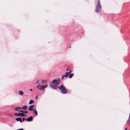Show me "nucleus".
I'll return each mask as SVG.
<instances>
[{
	"instance_id": "1",
	"label": "nucleus",
	"mask_w": 130,
	"mask_h": 130,
	"mask_svg": "<svg viewBox=\"0 0 130 130\" xmlns=\"http://www.w3.org/2000/svg\"><path fill=\"white\" fill-rule=\"evenodd\" d=\"M98 2L96 4L95 9V11L98 13L99 12L101 9L102 7L100 3V0H98Z\"/></svg>"
},
{
	"instance_id": "2",
	"label": "nucleus",
	"mask_w": 130,
	"mask_h": 130,
	"mask_svg": "<svg viewBox=\"0 0 130 130\" xmlns=\"http://www.w3.org/2000/svg\"><path fill=\"white\" fill-rule=\"evenodd\" d=\"M58 88L61 90V93L62 94H65L68 93V90L67 89L62 85L59 87Z\"/></svg>"
},
{
	"instance_id": "3",
	"label": "nucleus",
	"mask_w": 130,
	"mask_h": 130,
	"mask_svg": "<svg viewBox=\"0 0 130 130\" xmlns=\"http://www.w3.org/2000/svg\"><path fill=\"white\" fill-rule=\"evenodd\" d=\"M60 80L59 79H55L52 82V83L54 84L58 85L60 83Z\"/></svg>"
},
{
	"instance_id": "4",
	"label": "nucleus",
	"mask_w": 130,
	"mask_h": 130,
	"mask_svg": "<svg viewBox=\"0 0 130 130\" xmlns=\"http://www.w3.org/2000/svg\"><path fill=\"white\" fill-rule=\"evenodd\" d=\"M54 84H50V87L54 89H57L58 88V87L56 85H54Z\"/></svg>"
},
{
	"instance_id": "5",
	"label": "nucleus",
	"mask_w": 130,
	"mask_h": 130,
	"mask_svg": "<svg viewBox=\"0 0 130 130\" xmlns=\"http://www.w3.org/2000/svg\"><path fill=\"white\" fill-rule=\"evenodd\" d=\"M14 115L17 116H19L21 117L24 116V115L23 113H14Z\"/></svg>"
},
{
	"instance_id": "6",
	"label": "nucleus",
	"mask_w": 130,
	"mask_h": 130,
	"mask_svg": "<svg viewBox=\"0 0 130 130\" xmlns=\"http://www.w3.org/2000/svg\"><path fill=\"white\" fill-rule=\"evenodd\" d=\"M33 117L31 116L29 117L28 118L26 119V120L28 122H30L32 121V118Z\"/></svg>"
},
{
	"instance_id": "7",
	"label": "nucleus",
	"mask_w": 130,
	"mask_h": 130,
	"mask_svg": "<svg viewBox=\"0 0 130 130\" xmlns=\"http://www.w3.org/2000/svg\"><path fill=\"white\" fill-rule=\"evenodd\" d=\"M48 86V85L47 84H46L44 86H43L42 87H41L40 88H39V90H44V88L45 87H47Z\"/></svg>"
},
{
	"instance_id": "8",
	"label": "nucleus",
	"mask_w": 130,
	"mask_h": 130,
	"mask_svg": "<svg viewBox=\"0 0 130 130\" xmlns=\"http://www.w3.org/2000/svg\"><path fill=\"white\" fill-rule=\"evenodd\" d=\"M34 107V105H30L28 108V110L30 111H31L32 110H33V108Z\"/></svg>"
},
{
	"instance_id": "9",
	"label": "nucleus",
	"mask_w": 130,
	"mask_h": 130,
	"mask_svg": "<svg viewBox=\"0 0 130 130\" xmlns=\"http://www.w3.org/2000/svg\"><path fill=\"white\" fill-rule=\"evenodd\" d=\"M16 120L18 121H20L21 123L22 122V121L21 118H16Z\"/></svg>"
},
{
	"instance_id": "10",
	"label": "nucleus",
	"mask_w": 130,
	"mask_h": 130,
	"mask_svg": "<svg viewBox=\"0 0 130 130\" xmlns=\"http://www.w3.org/2000/svg\"><path fill=\"white\" fill-rule=\"evenodd\" d=\"M70 74V73L69 72H68L66 73L65 74V75H64V77H65V78H67L68 76H69V75Z\"/></svg>"
},
{
	"instance_id": "11",
	"label": "nucleus",
	"mask_w": 130,
	"mask_h": 130,
	"mask_svg": "<svg viewBox=\"0 0 130 130\" xmlns=\"http://www.w3.org/2000/svg\"><path fill=\"white\" fill-rule=\"evenodd\" d=\"M33 113L35 114L36 116L38 115V113L37 111L35 109H34L33 110Z\"/></svg>"
},
{
	"instance_id": "12",
	"label": "nucleus",
	"mask_w": 130,
	"mask_h": 130,
	"mask_svg": "<svg viewBox=\"0 0 130 130\" xmlns=\"http://www.w3.org/2000/svg\"><path fill=\"white\" fill-rule=\"evenodd\" d=\"M27 108V107L26 106H24L22 107V108H20V109H26Z\"/></svg>"
},
{
	"instance_id": "13",
	"label": "nucleus",
	"mask_w": 130,
	"mask_h": 130,
	"mask_svg": "<svg viewBox=\"0 0 130 130\" xmlns=\"http://www.w3.org/2000/svg\"><path fill=\"white\" fill-rule=\"evenodd\" d=\"M19 95H23V92L22 91H20L19 92Z\"/></svg>"
},
{
	"instance_id": "14",
	"label": "nucleus",
	"mask_w": 130,
	"mask_h": 130,
	"mask_svg": "<svg viewBox=\"0 0 130 130\" xmlns=\"http://www.w3.org/2000/svg\"><path fill=\"white\" fill-rule=\"evenodd\" d=\"M34 102V101L33 100H30L29 102V104H31Z\"/></svg>"
},
{
	"instance_id": "15",
	"label": "nucleus",
	"mask_w": 130,
	"mask_h": 130,
	"mask_svg": "<svg viewBox=\"0 0 130 130\" xmlns=\"http://www.w3.org/2000/svg\"><path fill=\"white\" fill-rule=\"evenodd\" d=\"M74 75V74H70V75L69 76V78H71Z\"/></svg>"
},
{
	"instance_id": "16",
	"label": "nucleus",
	"mask_w": 130,
	"mask_h": 130,
	"mask_svg": "<svg viewBox=\"0 0 130 130\" xmlns=\"http://www.w3.org/2000/svg\"><path fill=\"white\" fill-rule=\"evenodd\" d=\"M19 111L21 112H22L21 113H23V114L24 115V116H25V115L24 113V111H23V110H20Z\"/></svg>"
},
{
	"instance_id": "17",
	"label": "nucleus",
	"mask_w": 130,
	"mask_h": 130,
	"mask_svg": "<svg viewBox=\"0 0 130 130\" xmlns=\"http://www.w3.org/2000/svg\"><path fill=\"white\" fill-rule=\"evenodd\" d=\"M130 121V117H129L128 119L127 120V124H129V121Z\"/></svg>"
},
{
	"instance_id": "18",
	"label": "nucleus",
	"mask_w": 130,
	"mask_h": 130,
	"mask_svg": "<svg viewBox=\"0 0 130 130\" xmlns=\"http://www.w3.org/2000/svg\"><path fill=\"white\" fill-rule=\"evenodd\" d=\"M42 82L44 84H45L46 83L47 81L45 80H42Z\"/></svg>"
},
{
	"instance_id": "19",
	"label": "nucleus",
	"mask_w": 130,
	"mask_h": 130,
	"mask_svg": "<svg viewBox=\"0 0 130 130\" xmlns=\"http://www.w3.org/2000/svg\"><path fill=\"white\" fill-rule=\"evenodd\" d=\"M65 77L64 76V75H62V77L61 78V79L63 80V79Z\"/></svg>"
},
{
	"instance_id": "20",
	"label": "nucleus",
	"mask_w": 130,
	"mask_h": 130,
	"mask_svg": "<svg viewBox=\"0 0 130 130\" xmlns=\"http://www.w3.org/2000/svg\"><path fill=\"white\" fill-rule=\"evenodd\" d=\"M39 80H37L36 82V83L37 84H38L39 83Z\"/></svg>"
},
{
	"instance_id": "21",
	"label": "nucleus",
	"mask_w": 130,
	"mask_h": 130,
	"mask_svg": "<svg viewBox=\"0 0 130 130\" xmlns=\"http://www.w3.org/2000/svg\"><path fill=\"white\" fill-rule=\"evenodd\" d=\"M20 108H17L15 109V110H16L18 111V109L19 108L20 109Z\"/></svg>"
},
{
	"instance_id": "22",
	"label": "nucleus",
	"mask_w": 130,
	"mask_h": 130,
	"mask_svg": "<svg viewBox=\"0 0 130 130\" xmlns=\"http://www.w3.org/2000/svg\"><path fill=\"white\" fill-rule=\"evenodd\" d=\"M25 120V119L24 118H22V120L23 122H24Z\"/></svg>"
},
{
	"instance_id": "23",
	"label": "nucleus",
	"mask_w": 130,
	"mask_h": 130,
	"mask_svg": "<svg viewBox=\"0 0 130 130\" xmlns=\"http://www.w3.org/2000/svg\"><path fill=\"white\" fill-rule=\"evenodd\" d=\"M28 112L27 111H24V113H28Z\"/></svg>"
},
{
	"instance_id": "24",
	"label": "nucleus",
	"mask_w": 130,
	"mask_h": 130,
	"mask_svg": "<svg viewBox=\"0 0 130 130\" xmlns=\"http://www.w3.org/2000/svg\"><path fill=\"white\" fill-rule=\"evenodd\" d=\"M39 85H40V84H38V86H37L36 87L37 88H38L39 87Z\"/></svg>"
},
{
	"instance_id": "25",
	"label": "nucleus",
	"mask_w": 130,
	"mask_h": 130,
	"mask_svg": "<svg viewBox=\"0 0 130 130\" xmlns=\"http://www.w3.org/2000/svg\"><path fill=\"white\" fill-rule=\"evenodd\" d=\"M67 71H68L69 70V69L68 68L66 70Z\"/></svg>"
},
{
	"instance_id": "26",
	"label": "nucleus",
	"mask_w": 130,
	"mask_h": 130,
	"mask_svg": "<svg viewBox=\"0 0 130 130\" xmlns=\"http://www.w3.org/2000/svg\"><path fill=\"white\" fill-rule=\"evenodd\" d=\"M19 130H23V129H22V128H21V129H19Z\"/></svg>"
},
{
	"instance_id": "27",
	"label": "nucleus",
	"mask_w": 130,
	"mask_h": 130,
	"mask_svg": "<svg viewBox=\"0 0 130 130\" xmlns=\"http://www.w3.org/2000/svg\"><path fill=\"white\" fill-rule=\"evenodd\" d=\"M30 90L31 91H32V89H30Z\"/></svg>"
},
{
	"instance_id": "28",
	"label": "nucleus",
	"mask_w": 130,
	"mask_h": 130,
	"mask_svg": "<svg viewBox=\"0 0 130 130\" xmlns=\"http://www.w3.org/2000/svg\"><path fill=\"white\" fill-rule=\"evenodd\" d=\"M127 127H126L125 128V130H127Z\"/></svg>"
},
{
	"instance_id": "29",
	"label": "nucleus",
	"mask_w": 130,
	"mask_h": 130,
	"mask_svg": "<svg viewBox=\"0 0 130 130\" xmlns=\"http://www.w3.org/2000/svg\"><path fill=\"white\" fill-rule=\"evenodd\" d=\"M38 98V96H37L36 97V99H37Z\"/></svg>"
},
{
	"instance_id": "30",
	"label": "nucleus",
	"mask_w": 130,
	"mask_h": 130,
	"mask_svg": "<svg viewBox=\"0 0 130 130\" xmlns=\"http://www.w3.org/2000/svg\"><path fill=\"white\" fill-rule=\"evenodd\" d=\"M129 117H130V113H129Z\"/></svg>"
},
{
	"instance_id": "31",
	"label": "nucleus",
	"mask_w": 130,
	"mask_h": 130,
	"mask_svg": "<svg viewBox=\"0 0 130 130\" xmlns=\"http://www.w3.org/2000/svg\"><path fill=\"white\" fill-rule=\"evenodd\" d=\"M70 73H71V70H70Z\"/></svg>"
}]
</instances>
